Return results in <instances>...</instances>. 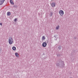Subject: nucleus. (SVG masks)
<instances>
[{
  "label": "nucleus",
  "instance_id": "obj_9",
  "mask_svg": "<svg viewBox=\"0 0 78 78\" xmlns=\"http://www.w3.org/2000/svg\"><path fill=\"white\" fill-rule=\"evenodd\" d=\"M10 3L12 5H14V3L13 2L12 0H10Z\"/></svg>",
  "mask_w": 78,
  "mask_h": 78
},
{
  "label": "nucleus",
  "instance_id": "obj_7",
  "mask_svg": "<svg viewBox=\"0 0 78 78\" xmlns=\"http://www.w3.org/2000/svg\"><path fill=\"white\" fill-rule=\"evenodd\" d=\"M15 55L16 56V57H19V54L18 53H15Z\"/></svg>",
  "mask_w": 78,
  "mask_h": 78
},
{
  "label": "nucleus",
  "instance_id": "obj_5",
  "mask_svg": "<svg viewBox=\"0 0 78 78\" xmlns=\"http://www.w3.org/2000/svg\"><path fill=\"white\" fill-rule=\"evenodd\" d=\"M55 2H53L51 4V5L52 6V7H55Z\"/></svg>",
  "mask_w": 78,
  "mask_h": 78
},
{
  "label": "nucleus",
  "instance_id": "obj_15",
  "mask_svg": "<svg viewBox=\"0 0 78 78\" xmlns=\"http://www.w3.org/2000/svg\"><path fill=\"white\" fill-rule=\"evenodd\" d=\"M12 49H16V48L14 46H13L12 48Z\"/></svg>",
  "mask_w": 78,
  "mask_h": 78
},
{
  "label": "nucleus",
  "instance_id": "obj_17",
  "mask_svg": "<svg viewBox=\"0 0 78 78\" xmlns=\"http://www.w3.org/2000/svg\"><path fill=\"white\" fill-rule=\"evenodd\" d=\"M13 50H14V51H15L16 50V49H12Z\"/></svg>",
  "mask_w": 78,
  "mask_h": 78
},
{
  "label": "nucleus",
  "instance_id": "obj_4",
  "mask_svg": "<svg viewBox=\"0 0 78 78\" xmlns=\"http://www.w3.org/2000/svg\"><path fill=\"white\" fill-rule=\"evenodd\" d=\"M42 46L43 47H45L47 46V43L45 42H43L42 44Z\"/></svg>",
  "mask_w": 78,
  "mask_h": 78
},
{
  "label": "nucleus",
  "instance_id": "obj_10",
  "mask_svg": "<svg viewBox=\"0 0 78 78\" xmlns=\"http://www.w3.org/2000/svg\"><path fill=\"white\" fill-rule=\"evenodd\" d=\"M53 12H51L50 13L49 16L50 17H51L53 16Z\"/></svg>",
  "mask_w": 78,
  "mask_h": 78
},
{
  "label": "nucleus",
  "instance_id": "obj_14",
  "mask_svg": "<svg viewBox=\"0 0 78 78\" xmlns=\"http://www.w3.org/2000/svg\"><path fill=\"white\" fill-rule=\"evenodd\" d=\"M14 22H17V18H16L14 20Z\"/></svg>",
  "mask_w": 78,
  "mask_h": 78
},
{
  "label": "nucleus",
  "instance_id": "obj_16",
  "mask_svg": "<svg viewBox=\"0 0 78 78\" xmlns=\"http://www.w3.org/2000/svg\"><path fill=\"white\" fill-rule=\"evenodd\" d=\"M0 25H2V23H0Z\"/></svg>",
  "mask_w": 78,
  "mask_h": 78
},
{
  "label": "nucleus",
  "instance_id": "obj_2",
  "mask_svg": "<svg viewBox=\"0 0 78 78\" xmlns=\"http://www.w3.org/2000/svg\"><path fill=\"white\" fill-rule=\"evenodd\" d=\"M9 43L10 45L13 43V39L12 37H9Z\"/></svg>",
  "mask_w": 78,
  "mask_h": 78
},
{
  "label": "nucleus",
  "instance_id": "obj_6",
  "mask_svg": "<svg viewBox=\"0 0 78 78\" xmlns=\"http://www.w3.org/2000/svg\"><path fill=\"white\" fill-rule=\"evenodd\" d=\"M5 0H0V5H2L3 3V2H5Z\"/></svg>",
  "mask_w": 78,
  "mask_h": 78
},
{
  "label": "nucleus",
  "instance_id": "obj_13",
  "mask_svg": "<svg viewBox=\"0 0 78 78\" xmlns=\"http://www.w3.org/2000/svg\"><path fill=\"white\" fill-rule=\"evenodd\" d=\"M62 48V47L61 46H60L58 47V49H61Z\"/></svg>",
  "mask_w": 78,
  "mask_h": 78
},
{
  "label": "nucleus",
  "instance_id": "obj_18",
  "mask_svg": "<svg viewBox=\"0 0 78 78\" xmlns=\"http://www.w3.org/2000/svg\"><path fill=\"white\" fill-rule=\"evenodd\" d=\"M42 55H45V54L44 53H43Z\"/></svg>",
  "mask_w": 78,
  "mask_h": 78
},
{
  "label": "nucleus",
  "instance_id": "obj_11",
  "mask_svg": "<svg viewBox=\"0 0 78 78\" xmlns=\"http://www.w3.org/2000/svg\"><path fill=\"white\" fill-rule=\"evenodd\" d=\"M59 26L58 25L56 27V30H59Z\"/></svg>",
  "mask_w": 78,
  "mask_h": 78
},
{
  "label": "nucleus",
  "instance_id": "obj_8",
  "mask_svg": "<svg viewBox=\"0 0 78 78\" xmlns=\"http://www.w3.org/2000/svg\"><path fill=\"white\" fill-rule=\"evenodd\" d=\"M42 41H44L45 39V36H43L42 37Z\"/></svg>",
  "mask_w": 78,
  "mask_h": 78
},
{
  "label": "nucleus",
  "instance_id": "obj_19",
  "mask_svg": "<svg viewBox=\"0 0 78 78\" xmlns=\"http://www.w3.org/2000/svg\"><path fill=\"white\" fill-rule=\"evenodd\" d=\"M72 78V77H70V78Z\"/></svg>",
  "mask_w": 78,
  "mask_h": 78
},
{
  "label": "nucleus",
  "instance_id": "obj_12",
  "mask_svg": "<svg viewBox=\"0 0 78 78\" xmlns=\"http://www.w3.org/2000/svg\"><path fill=\"white\" fill-rule=\"evenodd\" d=\"M7 16H10L11 15V12H8L7 13Z\"/></svg>",
  "mask_w": 78,
  "mask_h": 78
},
{
  "label": "nucleus",
  "instance_id": "obj_1",
  "mask_svg": "<svg viewBox=\"0 0 78 78\" xmlns=\"http://www.w3.org/2000/svg\"><path fill=\"white\" fill-rule=\"evenodd\" d=\"M56 66L57 67H58L62 69L65 66L64 62L63 61L59 59L58 61V62L56 63Z\"/></svg>",
  "mask_w": 78,
  "mask_h": 78
},
{
  "label": "nucleus",
  "instance_id": "obj_3",
  "mask_svg": "<svg viewBox=\"0 0 78 78\" xmlns=\"http://www.w3.org/2000/svg\"><path fill=\"white\" fill-rule=\"evenodd\" d=\"M59 14L61 16H62L63 15H64V11L62 10H60L59 11Z\"/></svg>",
  "mask_w": 78,
  "mask_h": 78
}]
</instances>
